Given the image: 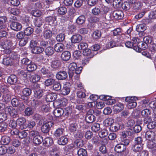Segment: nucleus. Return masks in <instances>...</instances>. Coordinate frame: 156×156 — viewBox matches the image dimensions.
<instances>
[{"label":"nucleus","instance_id":"nucleus-49","mask_svg":"<svg viewBox=\"0 0 156 156\" xmlns=\"http://www.w3.org/2000/svg\"><path fill=\"white\" fill-rule=\"evenodd\" d=\"M154 136V133L151 131H148L145 133V137L147 139H149L150 138L152 139Z\"/></svg>","mask_w":156,"mask_h":156},{"label":"nucleus","instance_id":"nucleus-26","mask_svg":"<svg viewBox=\"0 0 156 156\" xmlns=\"http://www.w3.org/2000/svg\"><path fill=\"white\" fill-rule=\"evenodd\" d=\"M63 109L60 108H57L54 110V114L56 117H60L62 116L63 112Z\"/></svg>","mask_w":156,"mask_h":156},{"label":"nucleus","instance_id":"nucleus-15","mask_svg":"<svg viewBox=\"0 0 156 156\" xmlns=\"http://www.w3.org/2000/svg\"><path fill=\"white\" fill-rule=\"evenodd\" d=\"M57 98V95L54 93H51L46 95V100L47 101L51 102L55 100Z\"/></svg>","mask_w":156,"mask_h":156},{"label":"nucleus","instance_id":"nucleus-6","mask_svg":"<svg viewBox=\"0 0 156 156\" xmlns=\"http://www.w3.org/2000/svg\"><path fill=\"white\" fill-rule=\"evenodd\" d=\"M68 75L65 71H61L57 73L56 77L58 80H63L66 79Z\"/></svg>","mask_w":156,"mask_h":156},{"label":"nucleus","instance_id":"nucleus-42","mask_svg":"<svg viewBox=\"0 0 156 156\" xmlns=\"http://www.w3.org/2000/svg\"><path fill=\"white\" fill-rule=\"evenodd\" d=\"M20 101L17 98H13L11 101V103L14 107H17L20 103Z\"/></svg>","mask_w":156,"mask_h":156},{"label":"nucleus","instance_id":"nucleus-63","mask_svg":"<svg viewBox=\"0 0 156 156\" xmlns=\"http://www.w3.org/2000/svg\"><path fill=\"white\" fill-rule=\"evenodd\" d=\"M63 111L62 116L65 117L68 116L71 112V110L69 108L63 109Z\"/></svg>","mask_w":156,"mask_h":156},{"label":"nucleus","instance_id":"nucleus-50","mask_svg":"<svg viewBox=\"0 0 156 156\" xmlns=\"http://www.w3.org/2000/svg\"><path fill=\"white\" fill-rule=\"evenodd\" d=\"M101 12L100 9L97 7L93 8L91 10L92 13L95 16L98 15Z\"/></svg>","mask_w":156,"mask_h":156},{"label":"nucleus","instance_id":"nucleus-29","mask_svg":"<svg viewBox=\"0 0 156 156\" xmlns=\"http://www.w3.org/2000/svg\"><path fill=\"white\" fill-rule=\"evenodd\" d=\"M68 142V139L65 137L62 136L60 137L58 140V144L60 145H64Z\"/></svg>","mask_w":156,"mask_h":156},{"label":"nucleus","instance_id":"nucleus-10","mask_svg":"<svg viewBox=\"0 0 156 156\" xmlns=\"http://www.w3.org/2000/svg\"><path fill=\"white\" fill-rule=\"evenodd\" d=\"M82 36L80 34H77L73 35L71 37V41L72 43H76L80 42L82 40Z\"/></svg>","mask_w":156,"mask_h":156},{"label":"nucleus","instance_id":"nucleus-64","mask_svg":"<svg viewBox=\"0 0 156 156\" xmlns=\"http://www.w3.org/2000/svg\"><path fill=\"white\" fill-rule=\"evenodd\" d=\"M87 44L86 43H80L78 46V48L79 49L83 50L87 48Z\"/></svg>","mask_w":156,"mask_h":156},{"label":"nucleus","instance_id":"nucleus-43","mask_svg":"<svg viewBox=\"0 0 156 156\" xmlns=\"http://www.w3.org/2000/svg\"><path fill=\"white\" fill-rule=\"evenodd\" d=\"M40 78L41 77L40 75L35 74L31 76L30 80L32 82L35 83L38 81Z\"/></svg>","mask_w":156,"mask_h":156},{"label":"nucleus","instance_id":"nucleus-61","mask_svg":"<svg viewBox=\"0 0 156 156\" xmlns=\"http://www.w3.org/2000/svg\"><path fill=\"white\" fill-rule=\"evenodd\" d=\"M73 134L74 137L76 138L83 137V134L82 132L78 130L76 132H75Z\"/></svg>","mask_w":156,"mask_h":156},{"label":"nucleus","instance_id":"nucleus-53","mask_svg":"<svg viewBox=\"0 0 156 156\" xmlns=\"http://www.w3.org/2000/svg\"><path fill=\"white\" fill-rule=\"evenodd\" d=\"M101 33L98 30L94 31L92 34V36L94 38L98 39L100 38L101 36Z\"/></svg>","mask_w":156,"mask_h":156},{"label":"nucleus","instance_id":"nucleus-27","mask_svg":"<svg viewBox=\"0 0 156 156\" xmlns=\"http://www.w3.org/2000/svg\"><path fill=\"white\" fill-rule=\"evenodd\" d=\"M28 71H33L37 69V66L33 62H31V63L29 64L27 67Z\"/></svg>","mask_w":156,"mask_h":156},{"label":"nucleus","instance_id":"nucleus-54","mask_svg":"<svg viewBox=\"0 0 156 156\" xmlns=\"http://www.w3.org/2000/svg\"><path fill=\"white\" fill-rule=\"evenodd\" d=\"M144 42L147 44H150L152 43V39L150 36L145 37L143 38Z\"/></svg>","mask_w":156,"mask_h":156},{"label":"nucleus","instance_id":"nucleus-12","mask_svg":"<svg viewBox=\"0 0 156 156\" xmlns=\"http://www.w3.org/2000/svg\"><path fill=\"white\" fill-rule=\"evenodd\" d=\"M90 111L87 112L85 119L86 122L89 123H91L94 122L95 119L94 115L90 114Z\"/></svg>","mask_w":156,"mask_h":156},{"label":"nucleus","instance_id":"nucleus-24","mask_svg":"<svg viewBox=\"0 0 156 156\" xmlns=\"http://www.w3.org/2000/svg\"><path fill=\"white\" fill-rule=\"evenodd\" d=\"M34 92V96L37 98H40L43 95V91L41 89L35 90Z\"/></svg>","mask_w":156,"mask_h":156},{"label":"nucleus","instance_id":"nucleus-20","mask_svg":"<svg viewBox=\"0 0 156 156\" xmlns=\"http://www.w3.org/2000/svg\"><path fill=\"white\" fill-rule=\"evenodd\" d=\"M13 59L9 57L5 58H3V63L6 66H11L13 64Z\"/></svg>","mask_w":156,"mask_h":156},{"label":"nucleus","instance_id":"nucleus-16","mask_svg":"<svg viewBox=\"0 0 156 156\" xmlns=\"http://www.w3.org/2000/svg\"><path fill=\"white\" fill-rule=\"evenodd\" d=\"M64 45L61 43H58L54 46V50L57 52H60L64 49Z\"/></svg>","mask_w":156,"mask_h":156},{"label":"nucleus","instance_id":"nucleus-25","mask_svg":"<svg viewBox=\"0 0 156 156\" xmlns=\"http://www.w3.org/2000/svg\"><path fill=\"white\" fill-rule=\"evenodd\" d=\"M44 51L43 48L38 46H35L33 48L32 52L34 54H39L41 53Z\"/></svg>","mask_w":156,"mask_h":156},{"label":"nucleus","instance_id":"nucleus-32","mask_svg":"<svg viewBox=\"0 0 156 156\" xmlns=\"http://www.w3.org/2000/svg\"><path fill=\"white\" fill-rule=\"evenodd\" d=\"M33 140L34 143L36 144H39L43 142V139L42 137L39 135L36 137H34Z\"/></svg>","mask_w":156,"mask_h":156},{"label":"nucleus","instance_id":"nucleus-1","mask_svg":"<svg viewBox=\"0 0 156 156\" xmlns=\"http://www.w3.org/2000/svg\"><path fill=\"white\" fill-rule=\"evenodd\" d=\"M137 98L135 97H127L125 98V101L128 103L127 107L129 109H132L135 108L137 105L136 100Z\"/></svg>","mask_w":156,"mask_h":156},{"label":"nucleus","instance_id":"nucleus-55","mask_svg":"<svg viewBox=\"0 0 156 156\" xmlns=\"http://www.w3.org/2000/svg\"><path fill=\"white\" fill-rule=\"evenodd\" d=\"M55 80L51 78H49L46 80L44 82L45 85L47 86H49L53 84Z\"/></svg>","mask_w":156,"mask_h":156},{"label":"nucleus","instance_id":"nucleus-8","mask_svg":"<svg viewBox=\"0 0 156 156\" xmlns=\"http://www.w3.org/2000/svg\"><path fill=\"white\" fill-rule=\"evenodd\" d=\"M71 56V53L69 51H65L62 53L61 57L62 61H67L70 59Z\"/></svg>","mask_w":156,"mask_h":156},{"label":"nucleus","instance_id":"nucleus-21","mask_svg":"<svg viewBox=\"0 0 156 156\" xmlns=\"http://www.w3.org/2000/svg\"><path fill=\"white\" fill-rule=\"evenodd\" d=\"M143 144H135L133 147L132 149L135 152H140L142 151L143 149Z\"/></svg>","mask_w":156,"mask_h":156},{"label":"nucleus","instance_id":"nucleus-59","mask_svg":"<svg viewBox=\"0 0 156 156\" xmlns=\"http://www.w3.org/2000/svg\"><path fill=\"white\" fill-rule=\"evenodd\" d=\"M33 32V29L31 27L26 28L24 30V33L25 35L28 36L31 34Z\"/></svg>","mask_w":156,"mask_h":156},{"label":"nucleus","instance_id":"nucleus-52","mask_svg":"<svg viewBox=\"0 0 156 156\" xmlns=\"http://www.w3.org/2000/svg\"><path fill=\"white\" fill-rule=\"evenodd\" d=\"M151 111L148 109H145L141 112L142 115L144 117L149 116L151 114Z\"/></svg>","mask_w":156,"mask_h":156},{"label":"nucleus","instance_id":"nucleus-34","mask_svg":"<svg viewBox=\"0 0 156 156\" xmlns=\"http://www.w3.org/2000/svg\"><path fill=\"white\" fill-rule=\"evenodd\" d=\"M113 119L112 118H108L106 119L104 121V124L105 126H111L114 123Z\"/></svg>","mask_w":156,"mask_h":156},{"label":"nucleus","instance_id":"nucleus-57","mask_svg":"<svg viewBox=\"0 0 156 156\" xmlns=\"http://www.w3.org/2000/svg\"><path fill=\"white\" fill-rule=\"evenodd\" d=\"M28 133L26 130H23L19 132L18 137L20 138L23 139L26 137Z\"/></svg>","mask_w":156,"mask_h":156},{"label":"nucleus","instance_id":"nucleus-18","mask_svg":"<svg viewBox=\"0 0 156 156\" xmlns=\"http://www.w3.org/2000/svg\"><path fill=\"white\" fill-rule=\"evenodd\" d=\"M44 37L45 39H48L52 36V32L50 30L44 29L43 31Z\"/></svg>","mask_w":156,"mask_h":156},{"label":"nucleus","instance_id":"nucleus-51","mask_svg":"<svg viewBox=\"0 0 156 156\" xmlns=\"http://www.w3.org/2000/svg\"><path fill=\"white\" fill-rule=\"evenodd\" d=\"M29 135L30 137L34 138V137H36L37 136L39 135V132L35 130H32L29 132Z\"/></svg>","mask_w":156,"mask_h":156},{"label":"nucleus","instance_id":"nucleus-40","mask_svg":"<svg viewBox=\"0 0 156 156\" xmlns=\"http://www.w3.org/2000/svg\"><path fill=\"white\" fill-rule=\"evenodd\" d=\"M45 51L46 55L48 56L52 55L54 53L53 48L50 47L47 48Z\"/></svg>","mask_w":156,"mask_h":156},{"label":"nucleus","instance_id":"nucleus-39","mask_svg":"<svg viewBox=\"0 0 156 156\" xmlns=\"http://www.w3.org/2000/svg\"><path fill=\"white\" fill-rule=\"evenodd\" d=\"M78 156H87V151L83 148L80 149L77 152Z\"/></svg>","mask_w":156,"mask_h":156},{"label":"nucleus","instance_id":"nucleus-44","mask_svg":"<svg viewBox=\"0 0 156 156\" xmlns=\"http://www.w3.org/2000/svg\"><path fill=\"white\" fill-rule=\"evenodd\" d=\"M64 131V129L62 128L58 129L55 131L54 135L55 136H59L62 135Z\"/></svg>","mask_w":156,"mask_h":156},{"label":"nucleus","instance_id":"nucleus-60","mask_svg":"<svg viewBox=\"0 0 156 156\" xmlns=\"http://www.w3.org/2000/svg\"><path fill=\"white\" fill-rule=\"evenodd\" d=\"M31 93V90L29 88H24L22 91L23 94L25 96H27L30 95Z\"/></svg>","mask_w":156,"mask_h":156},{"label":"nucleus","instance_id":"nucleus-17","mask_svg":"<svg viewBox=\"0 0 156 156\" xmlns=\"http://www.w3.org/2000/svg\"><path fill=\"white\" fill-rule=\"evenodd\" d=\"M53 141L52 138L50 137H47L43 140V144L46 147L51 146L53 144Z\"/></svg>","mask_w":156,"mask_h":156},{"label":"nucleus","instance_id":"nucleus-47","mask_svg":"<svg viewBox=\"0 0 156 156\" xmlns=\"http://www.w3.org/2000/svg\"><path fill=\"white\" fill-rule=\"evenodd\" d=\"M6 148L7 152L9 154H13L16 151L14 147L12 146L6 147Z\"/></svg>","mask_w":156,"mask_h":156},{"label":"nucleus","instance_id":"nucleus-45","mask_svg":"<svg viewBox=\"0 0 156 156\" xmlns=\"http://www.w3.org/2000/svg\"><path fill=\"white\" fill-rule=\"evenodd\" d=\"M50 154L51 156H59L58 149L54 147L50 151Z\"/></svg>","mask_w":156,"mask_h":156},{"label":"nucleus","instance_id":"nucleus-4","mask_svg":"<svg viewBox=\"0 0 156 156\" xmlns=\"http://www.w3.org/2000/svg\"><path fill=\"white\" fill-rule=\"evenodd\" d=\"M16 122L17 124L20 126V129L22 130L26 129L27 127V126L25 124L26 119L24 118H19L17 119Z\"/></svg>","mask_w":156,"mask_h":156},{"label":"nucleus","instance_id":"nucleus-48","mask_svg":"<svg viewBox=\"0 0 156 156\" xmlns=\"http://www.w3.org/2000/svg\"><path fill=\"white\" fill-rule=\"evenodd\" d=\"M67 12L66 8L64 7H61L58 9V14L61 15H64Z\"/></svg>","mask_w":156,"mask_h":156},{"label":"nucleus","instance_id":"nucleus-37","mask_svg":"<svg viewBox=\"0 0 156 156\" xmlns=\"http://www.w3.org/2000/svg\"><path fill=\"white\" fill-rule=\"evenodd\" d=\"M78 126L76 123H73L70 125L69 130L70 131L73 133L78 130Z\"/></svg>","mask_w":156,"mask_h":156},{"label":"nucleus","instance_id":"nucleus-19","mask_svg":"<svg viewBox=\"0 0 156 156\" xmlns=\"http://www.w3.org/2000/svg\"><path fill=\"white\" fill-rule=\"evenodd\" d=\"M147 147L149 149H156V141L154 140H149L147 144Z\"/></svg>","mask_w":156,"mask_h":156},{"label":"nucleus","instance_id":"nucleus-11","mask_svg":"<svg viewBox=\"0 0 156 156\" xmlns=\"http://www.w3.org/2000/svg\"><path fill=\"white\" fill-rule=\"evenodd\" d=\"M12 42L10 40H6L2 43L1 47L5 50H9L12 45Z\"/></svg>","mask_w":156,"mask_h":156},{"label":"nucleus","instance_id":"nucleus-38","mask_svg":"<svg viewBox=\"0 0 156 156\" xmlns=\"http://www.w3.org/2000/svg\"><path fill=\"white\" fill-rule=\"evenodd\" d=\"M43 22V20L41 18H38L36 19H35L34 23L35 26L38 27H40L42 25Z\"/></svg>","mask_w":156,"mask_h":156},{"label":"nucleus","instance_id":"nucleus-58","mask_svg":"<svg viewBox=\"0 0 156 156\" xmlns=\"http://www.w3.org/2000/svg\"><path fill=\"white\" fill-rule=\"evenodd\" d=\"M106 46L107 48H113L116 46V42L113 40L111 41L108 43Z\"/></svg>","mask_w":156,"mask_h":156},{"label":"nucleus","instance_id":"nucleus-2","mask_svg":"<svg viewBox=\"0 0 156 156\" xmlns=\"http://www.w3.org/2000/svg\"><path fill=\"white\" fill-rule=\"evenodd\" d=\"M5 111L6 112L8 113L13 118L16 117L18 115L17 110L11 106H8L6 107Z\"/></svg>","mask_w":156,"mask_h":156},{"label":"nucleus","instance_id":"nucleus-33","mask_svg":"<svg viewBox=\"0 0 156 156\" xmlns=\"http://www.w3.org/2000/svg\"><path fill=\"white\" fill-rule=\"evenodd\" d=\"M83 55L88 56L89 58H92L93 56V55L91 54V50L88 48L83 50Z\"/></svg>","mask_w":156,"mask_h":156},{"label":"nucleus","instance_id":"nucleus-22","mask_svg":"<svg viewBox=\"0 0 156 156\" xmlns=\"http://www.w3.org/2000/svg\"><path fill=\"white\" fill-rule=\"evenodd\" d=\"M120 128V125L118 123H113L109 127V129L113 132H116Z\"/></svg>","mask_w":156,"mask_h":156},{"label":"nucleus","instance_id":"nucleus-35","mask_svg":"<svg viewBox=\"0 0 156 156\" xmlns=\"http://www.w3.org/2000/svg\"><path fill=\"white\" fill-rule=\"evenodd\" d=\"M69 88L66 85H65L61 90V93L63 95H68L70 92Z\"/></svg>","mask_w":156,"mask_h":156},{"label":"nucleus","instance_id":"nucleus-23","mask_svg":"<svg viewBox=\"0 0 156 156\" xmlns=\"http://www.w3.org/2000/svg\"><path fill=\"white\" fill-rule=\"evenodd\" d=\"M125 149V147L123 144H118L115 147V151L118 153H120L123 151Z\"/></svg>","mask_w":156,"mask_h":156},{"label":"nucleus","instance_id":"nucleus-41","mask_svg":"<svg viewBox=\"0 0 156 156\" xmlns=\"http://www.w3.org/2000/svg\"><path fill=\"white\" fill-rule=\"evenodd\" d=\"M0 92L4 94L7 93L8 92V87L3 83L0 84Z\"/></svg>","mask_w":156,"mask_h":156},{"label":"nucleus","instance_id":"nucleus-30","mask_svg":"<svg viewBox=\"0 0 156 156\" xmlns=\"http://www.w3.org/2000/svg\"><path fill=\"white\" fill-rule=\"evenodd\" d=\"M146 27L145 24H140L136 27V30L138 32H143L146 30Z\"/></svg>","mask_w":156,"mask_h":156},{"label":"nucleus","instance_id":"nucleus-28","mask_svg":"<svg viewBox=\"0 0 156 156\" xmlns=\"http://www.w3.org/2000/svg\"><path fill=\"white\" fill-rule=\"evenodd\" d=\"M10 141V139L9 136H3L1 138V143L4 145H6L8 144Z\"/></svg>","mask_w":156,"mask_h":156},{"label":"nucleus","instance_id":"nucleus-62","mask_svg":"<svg viewBox=\"0 0 156 156\" xmlns=\"http://www.w3.org/2000/svg\"><path fill=\"white\" fill-rule=\"evenodd\" d=\"M100 125L99 124L96 123L93 125L91 127V129L93 131L96 132L100 129Z\"/></svg>","mask_w":156,"mask_h":156},{"label":"nucleus","instance_id":"nucleus-36","mask_svg":"<svg viewBox=\"0 0 156 156\" xmlns=\"http://www.w3.org/2000/svg\"><path fill=\"white\" fill-rule=\"evenodd\" d=\"M53 89L56 91L60 90L61 89V85L60 83L55 81L53 85Z\"/></svg>","mask_w":156,"mask_h":156},{"label":"nucleus","instance_id":"nucleus-5","mask_svg":"<svg viewBox=\"0 0 156 156\" xmlns=\"http://www.w3.org/2000/svg\"><path fill=\"white\" fill-rule=\"evenodd\" d=\"M77 67V64L75 62H73L69 64L68 67V73L69 77H72L73 76L74 71Z\"/></svg>","mask_w":156,"mask_h":156},{"label":"nucleus","instance_id":"nucleus-13","mask_svg":"<svg viewBox=\"0 0 156 156\" xmlns=\"http://www.w3.org/2000/svg\"><path fill=\"white\" fill-rule=\"evenodd\" d=\"M7 80L9 84L11 85H14L16 83L17 78L16 75H12L8 77Z\"/></svg>","mask_w":156,"mask_h":156},{"label":"nucleus","instance_id":"nucleus-7","mask_svg":"<svg viewBox=\"0 0 156 156\" xmlns=\"http://www.w3.org/2000/svg\"><path fill=\"white\" fill-rule=\"evenodd\" d=\"M113 111L118 113L120 112L124 108V105L122 103L120 102L116 103L113 106Z\"/></svg>","mask_w":156,"mask_h":156},{"label":"nucleus","instance_id":"nucleus-46","mask_svg":"<svg viewBox=\"0 0 156 156\" xmlns=\"http://www.w3.org/2000/svg\"><path fill=\"white\" fill-rule=\"evenodd\" d=\"M2 101L7 103L9 101H10L11 99L10 95L8 94H4L2 96Z\"/></svg>","mask_w":156,"mask_h":156},{"label":"nucleus","instance_id":"nucleus-3","mask_svg":"<svg viewBox=\"0 0 156 156\" xmlns=\"http://www.w3.org/2000/svg\"><path fill=\"white\" fill-rule=\"evenodd\" d=\"M53 125V123L51 121L44 123L41 127L42 131L44 133H48Z\"/></svg>","mask_w":156,"mask_h":156},{"label":"nucleus","instance_id":"nucleus-31","mask_svg":"<svg viewBox=\"0 0 156 156\" xmlns=\"http://www.w3.org/2000/svg\"><path fill=\"white\" fill-rule=\"evenodd\" d=\"M51 67L54 69H57L60 66V61L59 60L53 61L51 63Z\"/></svg>","mask_w":156,"mask_h":156},{"label":"nucleus","instance_id":"nucleus-9","mask_svg":"<svg viewBox=\"0 0 156 156\" xmlns=\"http://www.w3.org/2000/svg\"><path fill=\"white\" fill-rule=\"evenodd\" d=\"M10 27L13 30L18 31L21 30L22 26L19 23L13 22L10 24Z\"/></svg>","mask_w":156,"mask_h":156},{"label":"nucleus","instance_id":"nucleus-56","mask_svg":"<svg viewBox=\"0 0 156 156\" xmlns=\"http://www.w3.org/2000/svg\"><path fill=\"white\" fill-rule=\"evenodd\" d=\"M85 20V18L83 16H81L79 17L76 20V23L79 24L83 23Z\"/></svg>","mask_w":156,"mask_h":156},{"label":"nucleus","instance_id":"nucleus-14","mask_svg":"<svg viewBox=\"0 0 156 156\" xmlns=\"http://www.w3.org/2000/svg\"><path fill=\"white\" fill-rule=\"evenodd\" d=\"M113 16L115 19H121L123 17V13L121 10L115 11L113 13Z\"/></svg>","mask_w":156,"mask_h":156}]
</instances>
